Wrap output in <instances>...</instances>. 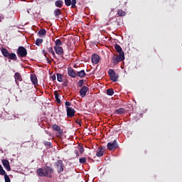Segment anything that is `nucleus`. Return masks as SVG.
Masks as SVG:
<instances>
[{"label":"nucleus","instance_id":"1","mask_svg":"<svg viewBox=\"0 0 182 182\" xmlns=\"http://www.w3.org/2000/svg\"><path fill=\"white\" fill-rule=\"evenodd\" d=\"M36 173L39 177H49L50 178H52L53 168L48 166V164H46L43 168H38Z\"/></svg>","mask_w":182,"mask_h":182},{"label":"nucleus","instance_id":"2","mask_svg":"<svg viewBox=\"0 0 182 182\" xmlns=\"http://www.w3.org/2000/svg\"><path fill=\"white\" fill-rule=\"evenodd\" d=\"M0 49L3 56H4V58H6V59L14 61L18 60V57L16 56V54H15V53H9V51H8V49L5 48H1Z\"/></svg>","mask_w":182,"mask_h":182},{"label":"nucleus","instance_id":"3","mask_svg":"<svg viewBox=\"0 0 182 182\" xmlns=\"http://www.w3.org/2000/svg\"><path fill=\"white\" fill-rule=\"evenodd\" d=\"M124 60V53L119 54L118 55H114L112 58V62L113 65H117L119 62Z\"/></svg>","mask_w":182,"mask_h":182},{"label":"nucleus","instance_id":"4","mask_svg":"<svg viewBox=\"0 0 182 182\" xmlns=\"http://www.w3.org/2000/svg\"><path fill=\"white\" fill-rule=\"evenodd\" d=\"M16 54L18 58H26L28 55V50L23 46H19L17 49Z\"/></svg>","mask_w":182,"mask_h":182},{"label":"nucleus","instance_id":"5","mask_svg":"<svg viewBox=\"0 0 182 182\" xmlns=\"http://www.w3.org/2000/svg\"><path fill=\"white\" fill-rule=\"evenodd\" d=\"M108 75L112 82H117L119 80V74L116 73L112 69L108 70Z\"/></svg>","mask_w":182,"mask_h":182},{"label":"nucleus","instance_id":"6","mask_svg":"<svg viewBox=\"0 0 182 182\" xmlns=\"http://www.w3.org/2000/svg\"><path fill=\"white\" fill-rule=\"evenodd\" d=\"M107 148L110 151H112V150H116V149H118L119 144H117V140L114 139L112 142H108L107 144Z\"/></svg>","mask_w":182,"mask_h":182},{"label":"nucleus","instance_id":"7","mask_svg":"<svg viewBox=\"0 0 182 182\" xmlns=\"http://www.w3.org/2000/svg\"><path fill=\"white\" fill-rule=\"evenodd\" d=\"M55 166L57 168L58 173V174H60V173H63V161L60 159L58 160L55 163Z\"/></svg>","mask_w":182,"mask_h":182},{"label":"nucleus","instance_id":"8","mask_svg":"<svg viewBox=\"0 0 182 182\" xmlns=\"http://www.w3.org/2000/svg\"><path fill=\"white\" fill-rule=\"evenodd\" d=\"M66 110L68 117H73L75 116V114L76 113L75 109L70 107H66Z\"/></svg>","mask_w":182,"mask_h":182},{"label":"nucleus","instance_id":"9","mask_svg":"<svg viewBox=\"0 0 182 182\" xmlns=\"http://www.w3.org/2000/svg\"><path fill=\"white\" fill-rule=\"evenodd\" d=\"M87 92H89V87L84 86L82 87L79 93L81 97H85L86 96V93H87Z\"/></svg>","mask_w":182,"mask_h":182},{"label":"nucleus","instance_id":"10","mask_svg":"<svg viewBox=\"0 0 182 182\" xmlns=\"http://www.w3.org/2000/svg\"><path fill=\"white\" fill-rule=\"evenodd\" d=\"M54 50L57 55H59V56L63 58V48H62L61 46L54 47Z\"/></svg>","mask_w":182,"mask_h":182},{"label":"nucleus","instance_id":"11","mask_svg":"<svg viewBox=\"0 0 182 182\" xmlns=\"http://www.w3.org/2000/svg\"><path fill=\"white\" fill-rule=\"evenodd\" d=\"M91 60L92 63L97 65L99 63V60H100V56L97 54H93Z\"/></svg>","mask_w":182,"mask_h":182},{"label":"nucleus","instance_id":"12","mask_svg":"<svg viewBox=\"0 0 182 182\" xmlns=\"http://www.w3.org/2000/svg\"><path fill=\"white\" fill-rule=\"evenodd\" d=\"M2 164L7 171H11V165L9 164V161L7 159H3Z\"/></svg>","mask_w":182,"mask_h":182},{"label":"nucleus","instance_id":"13","mask_svg":"<svg viewBox=\"0 0 182 182\" xmlns=\"http://www.w3.org/2000/svg\"><path fill=\"white\" fill-rule=\"evenodd\" d=\"M14 78H15V82L16 85H19V82H22V75H21V73H16L14 74Z\"/></svg>","mask_w":182,"mask_h":182},{"label":"nucleus","instance_id":"14","mask_svg":"<svg viewBox=\"0 0 182 182\" xmlns=\"http://www.w3.org/2000/svg\"><path fill=\"white\" fill-rule=\"evenodd\" d=\"M68 75L70 76V77H76L77 73L75 72V70L72 68H68Z\"/></svg>","mask_w":182,"mask_h":182},{"label":"nucleus","instance_id":"15","mask_svg":"<svg viewBox=\"0 0 182 182\" xmlns=\"http://www.w3.org/2000/svg\"><path fill=\"white\" fill-rule=\"evenodd\" d=\"M96 153L97 157H102V156L105 154V150L103 149V147H99Z\"/></svg>","mask_w":182,"mask_h":182},{"label":"nucleus","instance_id":"16","mask_svg":"<svg viewBox=\"0 0 182 182\" xmlns=\"http://www.w3.org/2000/svg\"><path fill=\"white\" fill-rule=\"evenodd\" d=\"M114 49L119 53V55H121V53H124L123 49H122V47L117 43L114 44Z\"/></svg>","mask_w":182,"mask_h":182},{"label":"nucleus","instance_id":"17","mask_svg":"<svg viewBox=\"0 0 182 182\" xmlns=\"http://www.w3.org/2000/svg\"><path fill=\"white\" fill-rule=\"evenodd\" d=\"M31 80L34 86H36V85H38V77H36V75L35 74L31 75Z\"/></svg>","mask_w":182,"mask_h":182},{"label":"nucleus","instance_id":"18","mask_svg":"<svg viewBox=\"0 0 182 182\" xmlns=\"http://www.w3.org/2000/svg\"><path fill=\"white\" fill-rule=\"evenodd\" d=\"M52 128L53 129V130H55V132H59L60 134H63V132L61 131L60 127H59L58 124H53Z\"/></svg>","mask_w":182,"mask_h":182},{"label":"nucleus","instance_id":"19","mask_svg":"<svg viewBox=\"0 0 182 182\" xmlns=\"http://www.w3.org/2000/svg\"><path fill=\"white\" fill-rule=\"evenodd\" d=\"M116 114H124L126 113V109L124 108H119L115 110Z\"/></svg>","mask_w":182,"mask_h":182},{"label":"nucleus","instance_id":"20","mask_svg":"<svg viewBox=\"0 0 182 182\" xmlns=\"http://www.w3.org/2000/svg\"><path fill=\"white\" fill-rule=\"evenodd\" d=\"M77 76H78V77H85V76H86V73L85 72V70L77 72Z\"/></svg>","mask_w":182,"mask_h":182},{"label":"nucleus","instance_id":"21","mask_svg":"<svg viewBox=\"0 0 182 182\" xmlns=\"http://www.w3.org/2000/svg\"><path fill=\"white\" fill-rule=\"evenodd\" d=\"M55 5L57 8H62L63 6V1L62 0H57L55 2Z\"/></svg>","mask_w":182,"mask_h":182},{"label":"nucleus","instance_id":"22","mask_svg":"<svg viewBox=\"0 0 182 182\" xmlns=\"http://www.w3.org/2000/svg\"><path fill=\"white\" fill-rule=\"evenodd\" d=\"M47 50L48 53H50V55H53V58H56V54H55V51H53V47H47Z\"/></svg>","mask_w":182,"mask_h":182},{"label":"nucleus","instance_id":"23","mask_svg":"<svg viewBox=\"0 0 182 182\" xmlns=\"http://www.w3.org/2000/svg\"><path fill=\"white\" fill-rule=\"evenodd\" d=\"M54 95H55V97L57 103H58V105H60L61 101H60V99L59 98V92H58V91H55Z\"/></svg>","mask_w":182,"mask_h":182},{"label":"nucleus","instance_id":"24","mask_svg":"<svg viewBox=\"0 0 182 182\" xmlns=\"http://www.w3.org/2000/svg\"><path fill=\"white\" fill-rule=\"evenodd\" d=\"M54 15H55V18H59V15H62V11H60V9H56L54 11Z\"/></svg>","mask_w":182,"mask_h":182},{"label":"nucleus","instance_id":"25","mask_svg":"<svg viewBox=\"0 0 182 182\" xmlns=\"http://www.w3.org/2000/svg\"><path fill=\"white\" fill-rule=\"evenodd\" d=\"M62 45H63V43H62V41H60V39H57L55 41V46H54V48L60 47V46H62Z\"/></svg>","mask_w":182,"mask_h":182},{"label":"nucleus","instance_id":"26","mask_svg":"<svg viewBox=\"0 0 182 182\" xmlns=\"http://www.w3.org/2000/svg\"><path fill=\"white\" fill-rule=\"evenodd\" d=\"M117 15L119 16H126V11L122 10V9H119L117 11Z\"/></svg>","mask_w":182,"mask_h":182},{"label":"nucleus","instance_id":"27","mask_svg":"<svg viewBox=\"0 0 182 182\" xmlns=\"http://www.w3.org/2000/svg\"><path fill=\"white\" fill-rule=\"evenodd\" d=\"M39 36H46V31L43 28L38 31Z\"/></svg>","mask_w":182,"mask_h":182},{"label":"nucleus","instance_id":"28","mask_svg":"<svg viewBox=\"0 0 182 182\" xmlns=\"http://www.w3.org/2000/svg\"><path fill=\"white\" fill-rule=\"evenodd\" d=\"M57 80L58 82H63V75L57 73Z\"/></svg>","mask_w":182,"mask_h":182},{"label":"nucleus","instance_id":"29","mask_svg":"<svg viewBox=\"0 0 182 182\" xmlns=\"http://www.w3.org/2000/svg\"><path fill=\"white\" fill-rule=\"evenodd\" d=\"M107 95H108V96H113L114 95V91L112 88L107 89Z\"/></svg>","mask_w":182,"mask_h":182},{"label":"nucleus","instance_id":"30","mask_svg":"<svg viewBox=\"0 0 182 182\" xmlns=\"http://www.w3.org/2000/svg\"><path fill=\"white\" fill-rule=\"evenodd\" d=\"M41 43H43V39L42 38H37L36 41V46H41Z\"/></svg>","mask_w":182,"mask_h":182},{"label":"nucleus","instance_id":"31","mask_svg":"<svg viewBox=\"0 0 182 182\" xmlns=\"http://www.w3.org/2000/svg\"><path fill=\"white\" fill-rule=\"evenodd\" d=\"M0 175L6 176V172L5 171V170H4V168L2 167L1 165H0Z\"/></svg>","mask_w":182,"mask_h":182},{"label":"nucleus","instance_id":"32","mask_svg":"<svg viewBox=\"0 0 182 182\" xmlns=\"http://www.w3.org/2000/svg\"><path fill=\"white\" fill-rule=\"evenodd\" d=\"M87 160V159L86 157H82L79 159V162L80 163V164H85Z\"/></svg>","mask_w":182,"mask_h":182},{"label":"nucleus","instance_id":"33","mask_svg":"<svg viewBox=\"0 0 182 182\" xmlns=\"http://www.w3.org/2000/svg\"><path fill=\"white\" fill-rule=\"evenodd\" d=\"M65 4L66 6H70L72 4V0H65Z\"/></svg>","mask_w":182,"mask_h":182},{"label":"nucleus","instance_id":"34","mask_svg":"<svg viewBox=\"0 0 182 182\" xmlns=\"http://www.w3.org/2000/svg\"><path fill=\"white\" fill-rule=\"evenodd\" d=\"M71 8L73 9L76 8V0L71 1Z\"/></svg>","mask_w":182,"mask_h":182},{"label":"nucleus","instance_id":"35","mask_svg":"<svg viewBox=\"0 0 182 182\" xmlns=\"http://www.w3.org/2000/svg\"><path fill=\"white\" fill-rule=\"evenodd\" d=\"M84 80H79V82H78V87H83V83H84Z\"/></svg>","mask_w":182,"mask_h":182},{"label":"nucleus","instance_id":"36","mask_svg":"<svg viewBox=\"0 0 182 182\" xmlns=\"http://www.w3.org/2000/svg\"><path fill=\"white\" fill-rule=\"evenodd\" d=\"M44 146H46L47 147H52V144L49 141H45L43 143Z\"/></svg>","mask_w":182,"mask_h":182},{"label":"nucleus","instance_id":"37","mask_svg":"<svg viewBox=\"0 0 182 182\" xmlns=\"http://www.w3.org/2000/svg\"><path fill=\"white\" fill-rule=\"evenodd\" d=\"M4 180L5 182H11V178H9V176L8 175L4 176Z\"/></svg>","mask_w":182,"mask_h":182},{"label":"nucleus","instance_id":"38","mask_svg":"<svg viewBox=\"0 0 182 182\" xmlns=\"http://www.w3.org/2000/svg\"><path fill=\"white\" fill-rule=\"evenodd\" d=\"M44 56L46 58V60L48 61V63H50V62H52L49 60V58H48V53L47 52L44 53Z\"/></svg>","mask_w":182,"mask_h":182},{"label":"nucleus","instance_id":"39","mask_svg":"<svg viewBox=\"0 0 182 182\" xmlns=\"http://www.w3.org/2000/svg\"><path fill=\"white\" fill-rule=\"evenodd\" d=\"M79 151H80V153L81 154H83V152L85 151V148H83L82 146H80V149H79Z\"/></svg>","mask_w":182,"mask_h":182},{"label":"nucleus","instance_id":"40","mask_svg":"<svg viewBox=\"0 0 182 182\" xmlns=\"http://www.w3.org/2000/svg\"><path fill=\"white\" fill-rule=\"evenodd\" d=\"M65 106L66 107H69V106H72V102L66 101Z\"/></svg>","mask_w":182,"mask_h":182},{"label":"nucleus","instance_id":"41","mask_svg":"<svg viewBox=\"0 0 182 182\" xmlns=\"http://www.w3.org/2000/svg\"><path fill=\"white\" fill-rule=\"evenodd\" d=\"M74 153H75V154H76V157H77V159H79V151H77V150H75L74 151Z\"/></svg>","mask_w":182,"mask_h":182},{"label":"nucleus","instance_id":"42","mask_svg":"<svg viewBox=\"0 0 182 182\" xmlns=\"http://www.w3.org/2000/svg\"><path fill=\"white\" fill-rule=\"evenodd\" d=\"M52 80H56V75L54 74L51 77Z\"/></svg>","mask_w":182,"mask_h":182},{"label":"nucleus","instance_id":"43","mask_svg":"<svg viewBox=\"0 0 182 182\" xmlns=\"http://www.w3.org/2000/svg\"><path fill=\"white\" fill-rule=\"evenodd\" d=\"M62 85L64 86V87H66V86H68V81L64 82Z\"/></svg>","mask_w":182,"mask_h":182},{"label":"nucleus","instance_id":"44","mask_svg":"<svg viewBox=\"0 0 182 182\" xmlns=\"http://www.w3.org/2000/svg\"><path fill=\"white\" fill-rule=\"evenodd\" d=\"M75 123H77V124H80V120L75 121Z\"/></svg>","mask_w":182,"mask_h":182},{"label":"nucleus","instance_id":"45","mask_svg":"<svg viewBox=\"0 0 182 182\" xmlns=\"http://www.w3.org/2000/svg\"><path fill=\"white\" fill-rule=\"evenodd\" d=\"M46 1H48V2H54V1L55 0H46Z\"/></svg>","mask_w":182,"mask_h":182},{"label":"nucleus","instance_id":"46","mask_svg":"<svg viewBox=\"0 0 182 182\" xmlns=\"http://www.w3.org/2000/svg\"><path fill=\"white\" fill-rule=\"evenodd\" d=\"M46 53L45 50H43V53L45 54Z\"/></svg>","mask_w":182,"mask_h":182}]
</instances>
